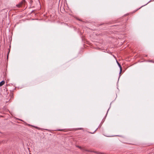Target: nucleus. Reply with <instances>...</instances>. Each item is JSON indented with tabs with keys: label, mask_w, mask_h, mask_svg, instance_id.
Wrapping results in <instances>:
<instances>
[{
	"label": "nucleus",
	"mask_w": 154,
	"mask_h": 154,
	"mask_svg": "<svg viewBox=\"0 0 154 154\" xmlns=\"http://www.w3.org/2000/svg\"><path fill=\"white\" fill-rule=\"evenodd\" d=\"M25 2V0H23L19 4L17 5L16 6L18 8H20L23 4Z\"/></svg>",
	"instance_id": "nucleus-1"
},
{
	"label": "nucleus",
	"mask_w": 154,
	"mask_h": 154,
	"mask_svg": "<svg viewBox=\"0 0 154 154\" xmlns=\"http://www.w3.org/2000/svg\"><path fill=\"white\" fill-rule=\"evenodd\" d=\"M117 63L120 68V72H119V74H120L121 73V72L122 71V67L121 66L120 64L117 61Z\"/></svg>",
	"instance_id": "nucleus-2"
},
{
	"label": "nucleus",
	"mask_w": 154,
	"mask_h": 154,
	"mask_svg": "<svg viewBox=\"0 0 154 154\" xmlns=\"http://www.w3.org/2000/svg\"><path fill=\"white\" fill-rule=\"evenodd\" d=\"M5 83V82L4 81H2L0 82V87L2 86Z\"/></svg>",
	"instance_id": "nucleus-3"
},
{
	"label": "nucleus",
	"mask_w": 154,
	"mask_h": 154,
	"mask_svg": "<svg viewBox=\"0 0 154 154\" xmlns=\"http://www.w3.org/2000/svg\"><path fill=\"white\" fill-rule=\"evenodd\" d=\"M97 129L93 132L92 133V132H89V133H90L92 134H94L96 131V130H97Z\"/></svg>",
	"instance_id": "nucleus-4"
},
{
	"label": "nucleus",
	"mask_w": 154,
	"mask_h": 154,
	"mask_svg": "<svg viewBox=\"0 0 154 154\" xmlns=\"http://www.w3.org/2000/svg\"><path fill=\"white\" fill-rule=\"evenodd\" d=\"M149 61L150 62H151L154 63V61H153L152 60H149Z\"/></svg>",
	"instance_id": "nucleus-5"
},
{
	"label": "nucleus",
	"mask_w": 154,
	"mask_h": 154,
	"mask_svg": "<svg viewBox=\"0 0 154 154\" xmlns=\"http://www.w3.org/2000/svg\"><path fill=\"white\" fill-rule=\"evenodd\" d=\"M9 52L8 53V54H9ZM8 54L7 55V58L8 59Z\"/></svg>",
	"instance_id": "nucleus-6"
},
{
	"label": "nucleus",
	"mask_w": 154,
	"mask_h": 154,
	"mask_svg": "<svg viewBox=\"0 0 154 154\" xmlns=\"http://www.w3.org/2000/svg\"><path fill=\"white\" fill-rule=\"evenodd\" d=\"M78 147H79V148H80V149H81V147L79 146H78Z\"/></svg>",
	"instance_id": "nucleus-7"
},
{
	"label": "nucleus",
	"mask_w": 154,
	"mask_h": 154,
	"mask_svg": "<svg viewBox=\"0 0 154 154\" xmlns=\"http://www.w3.org/2000/svg\"><path fill=\"white\" fill-rule=\"evenodd\" d=\"M99 154H102V153H101V152H99Z\"/></svg>",
	"instance_id": "nucleus-8"
},
{
	"label": "nucleus",
	"mask_w": 154,
	"mask_h": 154,
	"mask_svg": "<svg viewBox=\"0 0 154 154\" xmlns=\"http://www.w3.org/2000/svg\"><path fill=\"white\" fill-rule=\"evenodd\" d=\"M59 131H62L63 130H60H60H59Z\"/></svg>",
	"instance_id": "nucleus-9"
},
{
	"label": "nucleus",
	"mask_w": 154,
	"mask_h": 154,
	"mask_svg": "<svg viewBox=\"0 0 154 154\" xmlns=\"http://www.w3.org/2000/svg\"><path fill=\"white\" fill-rule=\"evenodd\" d=\"M150 2V1H149L148 3H146V4L145 5H146L149 2Z\"/></svg>",
	"instance_id": "nucleus-10"
},
{
	"label": "nucleus",
	"mask_w": 154,
	"mask_h": 154,
	"mask_svg": "<svg viewBox=\"0 0 154 154\" xmlns=\"http://www.w3.org/2000/svg\"><path fill=\"white\" fill-rule=\"evenodd\" d=\"M79 21H81V20H79Z\"/></svg>",
	"instance_id": "nucleus-11"
},
{
	"label": "nucleus",
	"mask_w": 154,
	"mask_h": 154,
	"mask_svg": "<svg viewBox=\"0 0 154 154\" xmlns=\"http://www.w3.org/2000/svg\"><path fill=\"white\" fill-rule=\"evenodd\" d=\"M141 7H140V8H139V9H140V8H141Z\"/></svg>",
	"instance_id": "nucleus-12"
},
{
	"label": "nucleus",
	"mask_w": 154,
	"mask_h": 154,
	"mask_svg": "<svg viewBox=\"0 0 154 154\" xmlns=\"http://www.w3.org/2000/svg\"><path fill=\"white\" fill-rule=\"evenodd\" d=\"M141 7H140V8H139V9H140V8H141Z\"/></svg>",
	"instance_id": "nucleus-13"
},
{
	"label": "nucleus",
	"mask_w": 154,
	"mask_h": 154,
	"mask_svg": "<svg viewBox=\"0 0 154 154\" xmlns=\"http://www.w3.org/2000/svg\"><path fill=\"white\" fill-rule=\"evenodd\" d=\"M141 7H140V8H139V9H140V8H141Z\"/></svg>",
	"instance_id": "nucleus-14"
}]
</instances>
